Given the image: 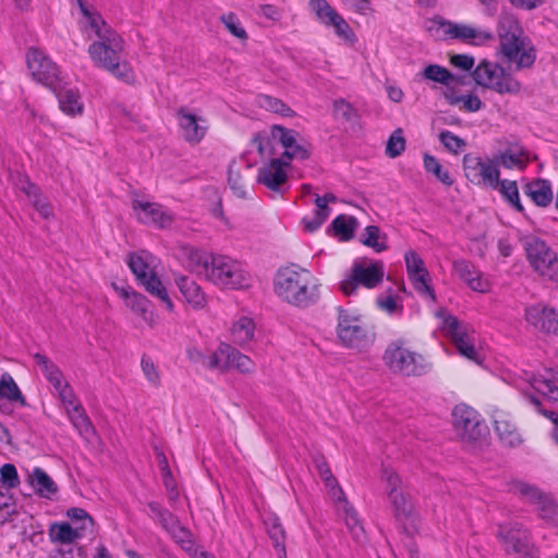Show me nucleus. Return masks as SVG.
Returning a JSON list of instances; mask_svg holds the SVG:
<instances>
[{
	"instance_id": "338daca9",
	"label": "nucleus",
	"mask_w": 558,
	"mask_h": 558,
	"mask_svg": "<svg viewBox=\"0 0 558 558\" xmlns=\"http://www.w3.org/2000/svg\"><path fill=\"white\" fill-rule=\"evenodd\" d=\"M513 250L512 244L507 239H500L498 241V252L502 257H508L511 255Z\"/></svg>"
},
{
	"instance_id": "4c0bfd02",
	"label": "nucleus",
	"mask_w": 558,
	"mask_h": 558,
	"mask_svg": "<svg viewBox=\"0 0 558 558\" xmlns=\"http://www.w3.org/2000/svg\"><path fill=\"white\" fill-rule=\"evenodd\" d=\"M82 527H72V524L65 521L53 522L48 529V536L52 543L72 544L82 538Z\"/></svg>"
},
{
	"instance_id": "680f3d73",
	"label": "nucleus",
	"mask_w": 558,
	"mask_h": 558,
	"mask_svg": "<svg viewBox=\"0 0 558 558\" xmlns=\"http://www.w3.org/2000/svg\"><path fill=\"white\" fill-rule=\"evenodd\" d=\"M452 65L462 70H469L474 64V59L468 54H454L450 58Z\"/></svg>"
},
{
	"instance_id": "b1692460",
	"label": "nucleus",
	"mask_w": 558,
	"mask_h": 558,
	"mask_svg": "<svg viewBox=\"0 0 558 558\" xmlns=\"http://www.w3.org/2000/svg\"><path fill=\"white\" fill-rule=\"evenodd\" d=\"M36 365L39 369L45 374L47 379L53 386L54 392L59 396L63 403H68L69 405L73 404L74 398L71 389L68 387V384L64 381L61 373L58 368L48 361V359L41 354H36L34 356Z\"/></svg>"
},
{
	"instance_id": "4be33fe9",
	"label": "nucleus",
	"mask_w": 558,
	"mask_h": 558,
	"mask_svg": "<svg viewBox=\"0 0 558 558\" xmlns=\"http://www.w3.org/2000/svg\"><path fill=\"white\" fill-rule=\"evenodd\" d=\"M133 209L142 222L160 229L169 228L174 221V216L156 203L135 201Z\"/></svg>"
},
{
	"instance_id": "9d476101",
	"label": "nucleus",
	"mask_w": 558,
	"mask_h": 558,
	"mask_svg": "<svg viewBox=\"0 0 558 558\" xmlns=\"http://www.w3.org/2000/svg\"><path fill=\"white\" fill-rule=\"evenodd\" d=\"M427 31L436 39L458 40L474 47L487 46L494 40V34L489 29L473 24L454 23L441 19L429 21Z\"/></svg>"
},
{
	"instance_id": "6ab92c4d",
	"label": "nucleus",
	"mask_w": 558,
	"mask_h": 558,
	"mask_svg": "<svg viewBox=\"0 0 558 558\" xmlns=\"http://www.w3.org/2000/svg\"><path fill=\"white\" fill-rule=\"evenodd\" d=\"M446 87H441V95L446 102L463 112L478 111L483 102L471 84L456 76Z\"/></svg>"
},
{
	"instance_id": "423d86ee",
	"label": "nucleus",
	"mask_w": 558,
	"mask_h": 558,
	"mask_svg": "<svg viewBox=\"0 0 558 558\" xmlns=\"http://www.w3.org/2000/svg\"><path fill=\"white\" fill-rule=\"evenodd\" d=\"M189 357L206 368L220 373L238 371L248 373L253 371V361L225 342H199L187 351Z\"/></svg>"
},
{
	"instance_id": "f704fd0d",
	"label": "nucleus",
	"mask_w": 558,
	"mask_h": 558,
	"mask_svg": "<svg viewBox=\"0 0 558 558\" xmlns=\"http://www.w3.org/2000/svg\"><path fill=\"white\" fill-rule=\"evenodd\" d=\"M524 193L538 207L551 204L554 195L550 184L546 180L535 179L524 185Z\"/></svg>"
},
{
	"instance_id": "bf43d9fd",
	"label": "nucleus",
	"mask_w": 558,
	"mask_h": 558,
	"mask_svg": "<svg viewBox=\"0 0 558 558\" xmlns=\"http://www.w3.org/2000/svg\"><path fill=\"white\" fill-rule=\"evenodd\" d=\"M513 8L522 11H532L544 4L545 0H507Z\"/></svg>"
},
{
	"instance_id": "58836bf2",
	"label": "nucleus",
	"mask_w": 558,
	"mask_h": 558,
	"mask_svg": "<svg viewBox=\"0 0 558 558\" xmlns=\"http://www.w3.org/2000/svg\"><path fill=\"white\" fill-rule=\"evenodd\" d=\"M332 202H335V197L332 195H325L316 198L315 214L311 217H305L302 220L303 229L306 232L312 233L316 231L326 221L330 214L328 204Z\"/></svg>"
},
{
	"instance_id": "a211bd4d",
	"label": "nucleus",
	"mask_w": 558,
	"mask_h": 558,
	"mask_svg": "<svg viewBox=\"0 0 558 558\" xmlns=\"http://www.w3.org/2000/svg\"><path fill=\"white\" fill-rule=\"evenodd\" d=\"M452 426L457 436L465 442L477 441L484 438L487 432L477 412L465 404L454 407Z\"/></svg>"
},
{
	"instance_id": "e2e57ef3",
	"label": "nucleus",
	"mask_w": 558,
	"mask_h": 558,
	"mask_svg": "<svg viewBox=\"0 0 558 558\" xmlns=\"http://www.w3.org/2000/svg\"><path fill=\"white\" fill-rule=\"evenodd\" d=\"M386 89V94H387V97L396 102V104H399L403 100L404 98V93L402 90V88L393 83H388L385 87Z\"/></svg>"
},
{
	"instance_id": "c85d7f7f",
	"label": "nucleus",
	"mask_w": 558,
	"mask_h": 558,
	"mask_svg": "<svg viewBox=\"0 0 558 558\" xmlns=\"http://www.w3.org/2000/svg\"><path fill=\"white\" fill-rule=\"evenodd\" d=\"M384 478L390 487L389 498L392 502L395 512L399 517H407L412 511V502L408 496L399 489L400 480L397 474L392 472H386Z\"/></svg>"
},
{
	"instance_id": "5fc2aeb1",
	"label": "nucleus",
	"mask_w": 558,
	"mask_h": 558,
	"mask_svg": "<svg viewBox=\"0 0 558 558\" xmlns=\"http://www.w3.org/2000/svg\"><path fill=\"white\" fill-rule=\"evenodd\" d=\"M439 138L442 145L453 154H459L465 148V142L451 132L440 133Z\"/></svg>"
},
{
	"instance_id": "37998d69",
	"label": "nucleus",
	"mask_w": 558,
	"mask_h": 558,
	"mask_svg": "<svg viewBox=\"0 0 558 558\" xmlns=\"http://www.w3.org/2000/svg\"><path fill=\"white\" fill-rule=\"evenodd\" d=\"M423 166L426 172L433 174L440 183L450 186L453 178L449 170L434 156L425 154L423 156Z\"/></svg>"
},
{
	"instance_id": "a18cd8bd",
	"label": "nucleus",
	"mask_w": 558,
	"mask_h": 558,
	"mask_svg": "<svg viewBox=\"0 0 558 558\" xmlns=\"http://www.w3.org/2000/svg\"><path fill=\"white\" fill-rule=\"evenodd\" d=\"M422 75L428 81L440 84L441 87L448 86V83H451V81L456 77L447 69L437 64H429L425 66L422 71Z\"/></svg>"
},
{
	"instance_id": "393cba45",
	"label": "nucleus",
	"mask_w": 558,
	"mask_h": 558,
	"mask_svg": "<svg viewBox=\"0 0 558 558\" xmlns=\"http://www.w3.org/2000/svg\"><path fill=\"white\" fill-rule=\"evenodd\" d=\"M179 126L183 137L192 144L199 143L208 129L207 120L187 110H181L178 114Z\"/></svg>"
},
{
	"instance_id": "8fccbe9b",
	"label": "nucleus",
	"mask_w": 558,
	"mask_h": 558,
	"mask_svg": "<svg viewBox=\"0 0 558 558\" xmlns=\"http://www.w3.org/2000/svg\"><path fill=\"white\" fill-rule=\"evenodd\" d=\"M226 29L240 43H245L248 38L247 32L242 22L232 14L222 17Z\"/></svg>"
},
{
	"instance_id": "473e14b6",
	"label": "nucleus",
	"mask_w": 558,
	"mask_h": 558,
	"mask_svg": "<svg viewBox=\"0 0 558 558\" xmlns=\"http://www.w3.org/2000/svg\"><path fill=\"white\" fill-rule=\"evenodd\" d=\"M526 320L535 327L546 330L554 331L556 313L553 308L545 304H534L526 308L525 312Z\"/></svg>"
},
{
	"instance_id": "a878e982",
	"label": "nucleus",
	"mask_w": 558,
	"mask_h": 558,
	"mask_svg": "<svg viewBox=\"0 0 558 558\" xmlns=\"http://www.w3.org/2000/svg\"><path fill=\"white\" fill-rule=\"evenodd\" d=\"M499 536L504 539L506 549L517 555V558H535L536 550L529 542L525 533L512 529H502Z\"/></svg>"
},
{
	"instance_id": "49530a36",
	"label": "nucleus",
	"mask_w": 558,
	"mask_h": 558,
	"mask_svg": "<svg viewBox=\"0 0 558 558\" xmlns=\"http://www.w3.org/2000/svg\"><path fill=\"white\" fill-rule=\"evenodd\" d=\"M65 515L69 519L66 522L72 524V527H82L81 535H84L94 524L89 514L81 508H70Z\"/></svg>"
},
{
	"instance_id": "a19ab883",
	"label": "nucleus",
	"mask_w": 558,
	"mask_h": 558,
	"mask_svg": "<svg viewBox=\"0 0 558 558\" xmlns=\"http://www.w3.org/2000/svg\"><path fill=\"white\" fill-rule=\"evenodd\" d=\"M357 228V221L354 217L348 215L338 216L330 227L328 233L337 238L339 241H349L353 238Z\"/></svg>"
},
{
	"instance_id": "cd10ccee",
	"label": "nucleus",
	"mask_w": 558,
	"mask_h": 558,
	"mask_svg": "<svg viewBox=\"0 0 558 558\" xmlns=\"http://www.w3.org/2000/svg\"><path fill=\"white\" fill-rule=\"evenodd\" d=\"M499 166L506 169L523 170L535 156L519 145H511L496 155Z\"/></svg>"
},
{
	"instance_id": "0eeeda50",
	"label": "nucleus",
	"mask_w": 558,
	"mask_h": 558,
	"mask_svg": "<svg viewBox=\"0 0 558 558\" xmlns=\"http://www.w3.org/2000/svg\"><path fill=\"white\" fill-rule=\"evenodd\" d=\"M337 342L354 353L366 352L375 341V332L364 314L356 308H340L335 329Z\"/></svg>"
},
{
	"instance_id": "9b49d317",
	"label": "nucleus",
	"mask_w": 558,
	"mask_h": 558,
	"mask_svg": "<svg viewBox=\"0 0 558 558\" xmlns=\"http://www.w3.org/2000/svg\"><path fill=\"white\" fill-rule=\"evenodd\" d=\"M385 277V266L381 260L359 258L339 281L338 289L345 296L355 295L360 287L377 288Z\"/></svg>"
},
{
	"instance_id": "5701e85b",
	"label": "nucleus",
	"mask_w": 558,
	"mask_h": 558,
	"mask_svg": "<svg viewBox=\"0 0 558 558\" xmlns=\"http://www.w3.org/2000/svg\"><path fill=\"white\" fill-rule=\"evenodd\" d=\"M454 274L473 291L488 293L492 288L490 280L473 264L459 259L453 263Z\"/></svg>"
},
{
	"instance_id": "6e6d98bb",
	"label": "nucleus",
	"mask_w": 558,
	"mask_h": 558,
	"mask_svg": "<svg viewBox=\"0 0 558 558\" xmlns=\"http://www.w3.org/2000/svg\"><path fill=\"white\" fill-rule=\"evenodd\" d=\"M0 481L7 488H14L19 485L20 480L17 471L13 464H4L0 469Z\"/></svg>"
},
{
	"instance_id": "ddd939ff",
	"label": "nucleus",
	"mask_w": 558,
	"mask_h": 558,
	"mask_svg": "<svg viewBox=\"0 0 558 558\" xmlns=\"http://www.w3.org/2000/svg\"><path fill=\"white\" fill-rule=\"evenodd\" d=\"M25 65L28 76L45 87L57 90L62 84H66V76L59 65L38 48L26 51Z\"/></svg>"
},
{
	"instance_id": "7c9ffc66",
	"label": "nucleus",
	"mask_w": 558,
	"mask_h": 558,
	"mask_svg": "<svg viewBox=\"0 0 558 558\" xmlns=\"http://www.w3.org/2000/svg\"><path fill=\"white\" fill-rule=\"evenodd\" d=\"M494 422L495 430L505 445L513 447L522 442V434L508 414L496 412Z\"/></svg>"
},
{
	"instance_id": "bb28decb",
	"label": "nucleus",
	"mask_w": 558,
	"mask_h": 558,
	"mask_svg": "<svg viewBox=\"0 0 558 558\" xmlns=\"http://www.w3.org/2000/svg\"><path fill=\"white\" fill-rule=\"evenodd\" d=\"M112 288L124 301V305L131 310L134 314L138 315L146 322H150L151 314L149 313V300L143 294L136 292L132 288L120 287L117 283H112Z\"/></svg>"
},
{
	"instance_id": "2eb2a0df",
	"label": "nucleus",
	"mask_w": 558,
	"mask_h": 558,
	"mask_svg": "<svg viewBox=\"0 0 558 558\" xmlns=\"http://www.w3.org/2000/svg\"><path fill=\"white\" fill-rule=\"evenodd\" d=\"M473 75L477 85L500 95H517L521 92L520 83L497 62L482 61L476 66Z\"/></svg>"
},
{
	"instance_id": "c756f323",
	"label": "nucleus",
	"mask_w": 558,
	"mask_h": 558,
	"mask_svg": "<svg viewBox=\"0 0 558 558\" xmlns=\"http://www.w3.org/2000/svg\"><path fill=\"white\" fill-rule=\"evenodd\" d=\"M59 107L63 113L71 117L81 116L84 111V102L80 92L74 87L62 84L57 90Z\"/></svg>"
},
{
	"instance_id": "13d9d810",
	"label": "nucleus",
	"mask_w": 558,
	"mask_h": 558,
	"mask_svg": "<svg viewBox=\"0 0 558 558\" xmlns=\"http://www.w3.org/2000/svg\"><path fill=\"white\" fill-rule=\"evenodd\" d=\"M33 206L44 217H49L52 214L51 205L48 201L38 192L37 189L33 187V192L29 194Z\"/></svg>"
},
{
	"instance_id": "052dcab7",
	"label": "nucleus",
	"mask_w": 558,
	"mask_h": 558,
	"mask_svg": "<svg viewBox=\"0 0 558 558\" xmlns=\"http://www.w3.org/2000/svg\"><path fill=\"white\" fill-rule=\"evenodd\" d=\"M142 368H143V372H144L147 380H149L153 384H156L158 381V379H159L158 368L153 361L147 360V359L143 360Z\"/></svg>"
},
{
	"instance_id": "f03ea898",
	"label": "nucleus",
	"mask_w": 558,
	"mask_h": 558,
	"mask_svg": "<svg viewBox=\"0 0 558 558\" xmlns=\"http://www.w3.org/2000/svg\"><path fill=\"white\" fill-rule=\"evenodd\" d=\"M320 290V280L308 269L295 265L278 269L274 279L276 295L298 307H307L317 302Z\"/></svg>"
},
{
	"instance_id": "412c9836",
	"label": "nucleus",
	"mask_w": 558,
	"mask_h": 558,
	"mask_svg": "<svg viewBox=\"0 0 558 558\" xmlns=\"http://www.w3.org/2000/svg\"><path fill=\"white\" fill-rule=\"evenodd\" d=\"M391 286L387 287L377 298L375 304L377 308L389 316H399L403 312V299L405 287L402 279L388 276Z\"/></svg>"
},
{
	"instance_id": "de8ad7c7",
	"label": "nucleus",
	"mask_w": 558,
	"mask_h": 558,
	"mask_svg": "<svg viewBox=\"0 0 558 558\" xmlns=\"http://www.w3.org/2000/svg\"><path fill=\"white\" fill-rule=\"evenodd\" d=\"M308 11L313 19L323 25L337 10L327 0H310Z\"/></svg>"
},
{
	"instance_id": "ea45409f",
	"label": "nucleus",
	"mask_w": 558,
	"mask_h": 558,
	"mask_svg": "<svg viewBox=\"0 0 558 558\" xmlns=\"http://www.w3.org/2000/svg\"><path fill=\"white\" fill-rule=\"evenodd\" d=\"M492 190L497 191L505 202L508 203L513 209L519 213L524 211V206L521 203L519 187L517 181L500 178L497 180V184L492 186Z\"/></svg>"
},
{
	"instance_id": "0e129e2a",
	"label": "nucleus",
	"mask_w": 558,
	"mask_h": 558,
	"mask_svg": "<svg viewBox=\"0 0 558 558\" xmlns=\"http://www.w3.org/2000/svg\"><path fill=\"white\" fill-rule=\"evenodd\" d=\"M260 13L266 19L271 21H278L281 17V11L271 4H264L260 7Z\"/></svg>"
},
{
	"instance_id": "864d4df0",
	"label": "nucleus",
	"mask_w": 558,
	"mask_h": 558,
	"mask_svg": "<svg viewBox=\"0 0 558 558\" xmlns=\"http://www.w3.org/2000/svg\"><path fill=\"white\" fill-rule=\"evenodd\" d=\"M333 114L338 119H342L348 122L355 121L357 112L355 108L347 102L345 100L339 99L333 102Z\"/></svg>"
},
{
	"instance_id": "c03bdc74",
	"label": "nucleus",
	"mask_w": 558,
	"mask_h": 558,
	"mask_svg": "<svg viewBox=\"0 0 558 558\" xmlns=\"http://www.w3.org/2000/svg\"><path fill=\"white\" fill-rule=\"evenodd\" d=\"M331 32L342 44L347 46H354L357 43V36L351 25L341 17L338 23L333 24L331 28L328 29Z\"/></svg>"
},
{
	"instance_id": "f257e3e1",
	"label": "nucleus",
	"mask_w": 558,
	"mask_h": 558,
	"mask_svg": "<svg viewBox=\"0 0 558 558\" xmlns=\"http://www.w3.org/2000/svg\"><path fill=\"white\" fill-rule=\"evenodd\" d=\"M81 24L87 38L88 57L99 70L108 72L114 78L126 84L136 82V73L125 58V41L101 16L84 0H77Z\"/></svg>"
},
{
	"instance_id": "09e8293b",
	"label": "nucleus",
	"mask_w": 558,
	"mask_h": 558,
	"mask_svg": "<svg viewBox=\"0 0 558 558\" xmlns=\"http://www.w3.org/2000/svg\"><path fill=\"white\" fill-rule=\"evenodd\" d=\"M0 398L11 402H22L21 391L9 374H3L0 378Z\"/></svg>"
},
{
	"instance_id": "2f4dec72",
	"label": "nucleus",
	"mask_w": 558,
	"mask_h": 558,
	"mask_svg": "<svg viewBox=\"0 0 558 558\" xmlns=\"http://www.w3.org/2000/svg\"><path fill=\"white\" fill-rule=\"evenodd\" d=\"M230 336L232 341L239 345L252 342L255 336L253 318L244 314L236 315L230 326Z\"/></svg>"
},
{
	"instance_id": "6e6552de",
	"label": "nucleus",
	"mask_w": 558,
	"mask_h": 558,
	"mask_svg": "<svg viewBox=\"0 0 558 558\" xmlns=\"http://www.w3.org/2000/svg\"><path fill=\"white\" fill-rule=\"evenodd\" d=\"M520 389L536 407L537 411L553 422L551 437L558 446V414L546 410L541 401L543 399L558 405V373L549 368L542 369L531 375L526 379V386H521Z\"/></svg>"
},
{
	"instance_id": "39448f33",
	"label": "nucleus",
	"mask_w": 558,
	"mask_h": 558,
	"mask_svg": "<svg viewBox=\"0 0 558 558\" xmlns=\"http://www.w3.org/2000/svg\"><path fill=\"white\" fill-rule=\"evenodd\" d=\"M198 272L221 291L248 289L253 277L245 266L227 255H205L199 259Z\"/></svg>"
},
{
	"instance_id": "20e7f679",
	"label": "nucleus",
	"mask_w": 558,
	"mask_h": 558,
	"mask_svg": "<svg viewBox=\"0 0 558 558\" xmlns=\"http://www.w3.org/2000/svg\"><path fill=\"white\" fill-rule=\"evenodd\" d=\"M496 31L499 41L498 54L509 68L520 70L534 63L535 49L512 14L500 15Z\"/></svg>"
},
{
	"instance_id": "774afa93",
	"label": "nucleus",
	"mask_w": 558,
	"mask_h": 558,
	"mask_svg": "<svg viewBox=\"0 0 558 558\" xmlns=\"http://www.w3.org/2000/svg\"><path fill=\"white\" fill-rule=\"evenodd\" d=\"M269 534L277 546L280 545L281 542L283 541V530L278 524H274V526L269 531Z\"/></svg>"
},
{
	"instance_id": "69168bd1",
	"label": "nucleus",
	"mask_w": 558,
	"mask_h": 558,
	"mask_svg": "<svg viewBox=\"0 0 558 558\" xmlns=\"http://www.w3.org/2000/svg\"><path fill=\"white\" fill-rule=\"evenodd\" d=\"M322 478L326 482V485L332 490L335 497L341 495V490L337 487L336 480L332 477L328 470L322 472Z\"/></svg>"
},
{
	"instance_id": "f3484780",
	"label": "nucleus",
	"mask_w": 558,
	"mask_h": 558,
	"mask_svg": "<svg viewBox=\"0 0 558 558\" xmlns=\"http://www.w3.org/2000/svg\"><path fill=\"white\" fill-rule=\"evenodd\" d=\"M500 166L496 156L478 157L466 155L463 158V170L466 179L480 186L492 189L500 178Z\"/></svg>"
},
{
	"instance_id": "f8f14e48",
	"label": "nucleus",
	"mask_w": 558,
	"mask_h": 558,
	"mask_svg": "<svg viewBox=\"0 0 558 558\" xmlns=\"http://www.w3.org/2000/svg\"><path fill=\"white\" fill-rule=\"evenodd\" d=\"M384 363L393 374L408 377L421 376L430 369V363L424 355L412 351L400 341L388 344Z\"/></svg>"
},
{
	"instance_id": "c9c22d12",
	"label": "nucleus",
	"mask_w": 558,
	"mask_h": 558,
	"mask_svg": "<svg viewBox=\"0 0 558 558\" xmlns=\"http://www.w3.org/2000/svg\"><path fill=\"white\" fill-rule=\"evenodd\" d=\"M405 264L408 275L417 291L427 293L429 291L427 271L421 258L415 253L410 252L405 255Z\"/></svg>"
},
{
	"instance_id": "7ed1b4c3",
	"label": "nucleus",
	"mask_w": 558,
	"mask_h": 558,
	"mask_svg": "<svg viewBox=\"0 0 558 558\" xmlns=\"http://www.w3.org/2000/svg\"><path fill=\"white\" fill-rule=\"evenodd\" d=\"M250 153H255L260 160L271 157L296 158L305 160L310 157L307 143L293 130L280 125H271L252 137L248 146Z\"/></svg>"
},
{
	"instance_id": "1a4fd4ad",
	"label": "nucleus",
	"mask_w": 558,
	"mask_h": 558,
	"mask_svg": "<svg viewBox=\"0 0 558 558\" xmlns=\"http://www.w3.org/2000/svg\"><path fill=\"white\" fill-rule=\"evenodd\" d=\"M129 267L141 287L156 298L167 311L173 310L169 282L157 272V259L148 252H140L129 257Z\"/></svg>"
},
{
	"instance_id": "79ce46f5",
	"label": "nucleus",
	"mask_w": 558,
	"mask_h": 558,
	"mask_svg": "<svg viewBox=\"0 0 558 558\" xmlns=\"http://www.w3.org/2000/svg\"><path fill=\"white\" fill-rule=\"evenodd\" d=\"M360 241L376 253H381L388 248L387 234L376 226L366 227L360 235Z\"/></svg>"
},
{
	"instance_id": "dca6fc26",
	"label": "nucleus",
	"mask_w": 558,
	"mask_h": 558,
	"mask_svg": "<svg viewBox=\"0 0 558 558\" xmlns=\"http://www.w3.org/2000/svg\"><path fill=\"white\" fill-rule=\"evenodd\" d=\"M526 259L531 268L541 277L558 282V257L541 239L526 236L523 240Z\"/></svg>"
},
{
	"instance_id": "aec40b11",
	"label": "nucleus",
	"mask_w": 558,
	"mask_h": 558,
	"mask_svg": "<svg viewBox=\"0 0 558 558\" xmlns=\"http://www.w3.org/2000/svg\"><path fill=\"white\" fill-rule=\"evenodd\" d=\"M292 160L294 158H286L283 154L280 157H271L268 160H264L258 169L257 182L269 190L279 191L288 180ZM295 160L298 159L295 158Z\"/></svg>"
},
{
	"instance_id": "72a5a7b5",
	"label": "nucleus",
	"mask_w": 558,
	"mask_h": 558,
	"mask_svg": "<svg viewBox=\"0 0 558 558\" xmlns=\"http://www.w3.org/2000/svg\"><path fill=\"white\" fill-rule=\"evenodd\" d=\"M28 483L33 487L35 494L41 498L54 499L58 493V486L53 480L43 470L34 469L28 475Z\"/></svg>"
},
{
	"instance_id": "3c124183",
	"label": "nucleus",
	"mask_w": 558,
	"mask_h": 558,
	"mask_svg": "<svg viewBox=\"0 0 558 558\" xmlns=\"http://www.w3.org/2000/svg\"><path fill=\"white\" fill-rule=\"evenodd\" d=\"M405 149V138L402 130H396L389 137L386 145V154L390 158L400 156Z\"/></svg>"
},
{
	"instance_id": "4d7b16f0",
	"label": "nucleus",
	"mask_w": 558,
	"mask_h": 558,
	"mask_svg": "<svg viewBox=\"0 0 558 558\" xmlns=\"http://www.w3.org/2000/svg\"><path fill=\"white\" fill-rule=\"evenodd\" d=\"M14 512L15 506L12 495L0 489V522L7 521Z\"/></svg>"
},
{
	"instance_id": "e433bc0d",
	"label": "nucleus",
	"mask_w": 558,
	"mask_h": 558,
	"mask_svg": "<svg viewBox=\"0 0 558 558\" xmlns=\"http://www.w3.org/2000/svg\"><path fill=\"white\" fill-rule=\"evenodd\" d=\"M175 284L181 291L184 300L194 307L203 306L206 298L201 287L184 275H175Z\"/></svg>"
},
{
	"instance_id": "4468645a",
	"label": "nucleus",
	"mask_w": 558,
	"mask_h": 558,
	"mask_svg": "<svg viewBox=\"0 0 558 558\" xmlns=\"http://www.w3.org/2000/svg\"><path fill=\"white\" fill-rule=\"evenodd\" d=\"M441 319L442 332L451 339L460 354L478 364L482 363L485 353L474 331L461 325L453 316L445 315Z\"/></svg>"
},
{
	"instance_id": "603ef678",
	"label": "nucleus",
	"mask_w": 558,
	"mask_h": 558,
	"mask_svg": "<svg viewBox=\"0 0 558 558\" xmlns=\"http://www.w3.org/2000/svg\"><path fill=\"white\" fill-rule=\"evenodd\" d=\"M539 512L542 518L549 523L558 522V505L550 497L543 496L539 498Z\"/></svg>"
}]
</instances>
